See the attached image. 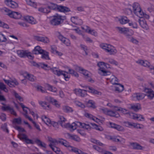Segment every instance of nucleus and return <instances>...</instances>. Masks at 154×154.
<instances>
[{"label":"nucleus","instance_id":"nucleus-1","mask_svg":"<svg viewBox=\"0 0 154 154\" xmlns=\"http://www.w3.org/2000/svg\"><path fill=\"white\" fill-rule=\"evenodd\" d=\"M97 65L99 67L98 72L101 75L106 76L109 75L111 74L110 72L106 70L103 67V66L106 68H110L111 66L109 64L103 62H100L98 63Z\"/></svg>","mask_w":154,"mask_h":154},{"label":"nucleus","instance_id":"nucleus-2","mask_svg":"<svg viewBox=\"0 0 154 154\" xmlns=\"http://www.w3.org/2000/svg\"><path fill=\"white\" fill-rule=\"evenodd\" d=\"M51 17L50 23L53 26H57L61 24L66 19L65 16H62L57 14H56Z\"/></svg>","mask_w":154,"mask_h":154},{"label":"nucleus","instance_id":"nucleus-3","mask_svg":"<svg viewBox=\"0 0 154 154\" xmlns=\"http://www.w3.org/2000/svg\"><path fill=\"white\" fill-rule=\"evenodd\" d=\"M100 47L103 49L106 52L109 53L110 55L116 54L117 52L115 47L109 44L102 43L100 44Z\"/></svg>","mask_w":154,"mask_h":154},{"label":"nucleus","instance_id":"nucleus-4","mask_svg":"<svg viewBox=\"0 0 154 154\" xmlns=\"http://www.w3.org/2000/svg\"><path fill=\"white\" fill-rule=\"evenodd\" d=\"M76 69L78 70L82 71L81 73L85 76V77L87 81L91 82H94L91 77V73L89 71L79 66L77 67Z\"/></svg>","mask_w":154,"mask_h":154},{"label":"nucleus","instance_id":"nucleus-5","mask_svg":"<svg viewBox=\"0 0 154 154\" xmlns=\"http://www.w3.org/2000/svg\"><path fill=\"white\" fill-rule=\"evenodd\" d=\"M17 53L19 56L21 57H27L29 59L33 60L34 57L31 52L26 50H18L17 51Z\"/></svg>","mask_w":154,"mask_h":154},{"label":"nucleus","instance_id":"nucleus-6","mask_svg":"<svg viewBox=\"0 0 154 154\" xmlns=\"http://www.w3.org/2000/svg\"><path fill=\"white\" fill-rule=\"evenodd\" d=\"M2 9L5 12L8 13V15L11 17L17 19L21 18V14L18 12L12 11L5 7L3 8Z\"/></svg>","mask_w":154,"mask_h":154},{"label":"nucleus","instance_id":"nucleus-7","mask_svg":"<svg viewBox=\"0 0 154 154\" xmlns=\"http://www.w3.org/2000/svg\"><path fill=\"white\" fill-rule=\"evenodd\" d=\"M119 33L123 34L128 36H130L133 35V32L131 29H129L126 28H122L119 27H116Z\"/></svg>","mask_w":154,"mask_h":154},{"label":"nucleus","instance_id":"nucleus-8","mask_svg":"<svg viewBox=\"0 0 154 154\" xmlns=\"http://www.w3.org/2000/svg\"><path fill=\"white\" fill-rule=\"evenodd\" d=\"M102 110L104 114L110 116L115 117L116 118H118L119 116V114L116 111L108 110L106 108L102 109Z\"/></svg>","mask_w":154,"mask_h":154},{"label":"nucleus","instance_id":"nucleus-9","mask_svg":"<svg viewBox=\"0 0 154 154\" xmlns=\"http://www.w3.org/2000/svg\"><path fill=\"white\" fill-rule=\"evenodd\" d=\"M54 71L55 74L58 76H60L61 75L63 76L65 80L66 81H69L70 78V75H68V72L61 70L57 69V71Z\"/></svg>","mask_w":154,"mask_h":154},{"label":"nucleus","instance_id":"nucleus-10","mask_svg":"<svg viewBox=\"0 0 154 154\" xmlns=\"http://www.w3.org/2000/svg\"><path fill=\"white\" fill-rule=\"evenodd\" d=\"M125 125L127 127H133L141 129L143 128L142 125L139 124L135 123L133 122H124Z\"/></svg>","mask_w":154,"mask_h":154},{"label":"nucleus","instance_id":"nucleus-11","mask_svg":"<svg viewBox=\"0 0 154 154\" xmlns=\"http://www.w3.org/2000/svg\"><path fill=\"white\" fill-rule=\"evenodd\" d=\"M136 62L144 66L149 67L150 69H153V70L154 67L151 65L150 63L147 61L139 60L137 61Z\"/></svg>","mask_w":154,"mask_h":154},{"label":"nucleus","instance_id":"nucleus-12","mask_svg":"<svg viewBox=\"0 0 154 154\" xmlns=\"http://www.w3.org/2000/svg\"><path fill=\"white\" fill-rule=\"evenodd\" d=\"M48 8L50 11L51 10H54L55 11H58L59 5H58L56 4L49 2L47 4Z\"/></svg>","mask_w":154,"mask_h":154},{"label":"nucleus","instance_id":"nucleus-13","mask_svg":"<svg viewBox=\"0 0 154 154\" xmlns=\"http://www.w3.org/2000/svg\"><path fill=\"white\" fill-rule=\"evenodd\" d=\"M2 109L4 111H9L11 114L15 116H17V113L14 110L13 108L9 105H5V106H2Z\"/></svg>","mask_w":154,"mask_h":154},{"label":"nucleus","instance_id":"nucleus-14","mask_svg":"<svg viewBox=\"0 0 154 154\" xmlns=\"http://www.w3.org/2000/svg\"><path fill=\"white\" fill-rule=\"evenodd\" d=\"M35 39L38 41L41 42L45 43H48L50 42L49 39L47 37L36 36L35 37Z\"/></svg>","mask_w":154,"mask_h":154},{"label":"nucleus","instance_id":"nucleus-15","mask_svg":"<svg viewBox=\"0 0 154 154\" xmlns=\"http://www.w3.org/2000/svg\"><path fill=\"white\" fill-rule=\"evenodd\" d=\"M130 115L132 116V118L139 121H144V117L142 115L138 114L131 113Z\"/></svg>","mask_w":154,"mask_h":154},{"label":"nucleus","instance_id":"nucleus-16","mask_svg":"<svg viewBox=\"0 0 154 154\" xmlns=\"http://www.w3.org/2000/svg\"><path fill=\"white\" fill-rule=\"evenodd\" d=\"M130 144L132 147L133 149L135 150H142L144 149V147L142 146L138 143H130Z\"/></svg>","mask_w":154,"mask_h":154},{"label":"nucleus","instance_id":"nucleus-17","mask_svg":"<svg viewBox=\"0 0 154 154\" xmlns=\"http://www.w3.org/2000/svg\"><path fill=\"white\" fill-rule=\"evenodd\" d=\"M59 39L66 46H70V42L69 40L64 37L61 35H60L59 36Z\"/></svg>","mask_w":154,"mask_h":154},{"label":"nucleus","instance_id":"nucleus-18","mask_svg":"<svg viewBox=\"0 0 154 154\" xmlns=\"http://www.w3.org/2000/svg\"><path fill=\"white\" fill-rule=\"evenodd\" d=\"M41 65V67L42 68H43L45 70H51L54 74H55L54 71H57V68L56 67L52 68L50 66H48L47 64H45L44 63H42Z\"/></svg>","mask_w":154,"mask_h":154},{"label":"nucleus","instance_id":"nucleus-19","mask_svg":"<svg viewBox=\"0 0 154 154\" xmlns=\"http://www.w3.org/2000/svg\"><path fill=\"white\" fill-rule=\"evenodd\" d=\"M144 91L148 94L147 96L149 98L152 99L154 97V91L152 89L145 88Z\"/></svg>","mask_w":154,"mask_h":154},{"label":"nucleus","instance_id":"nucleus-20","mask_svg":"<svg viewBox=\"0 0 154 154\" xmlns=\"http://www.w3.org/2000/svg\"><path fill=\"white\" fill-rule=\"evenodd\" d=\"M145 94L142 93H135L132 95L133 98L138 100L143 99L145 97Z\"/></svg>","mask_w":154,"mask_h":154},{"label":"nucleus","instance_id":"nucleus-21","mask_svg":"<svg viewBox=\"0 0 154 154\" xmlns=\"http://www.w3.org/2000/svg\"><path fill=\"white\" fill-rule=\"evenodd\" d=\"M58 11L66 13L71 11L70 9L66 6L59 5Z\"/></svg>","mask_w":154,"mask_h":154},{"label":"nucleus","instance_id":"nucleus-22","mask_svg":"<svg viewBox=\"0 0 154 154\" xmlns=\"http://www.w3.org/2000/svg\"><path fill=\"white\" fill-rule=\"evenodd\" d=\"M48 100L51 102L56 107L59 108L60 107V104L56 100L54 99L51 97H48Z\"/></svg>","mask_w":154,"mask_h":154},{"label":"nucleus","instance_id":"nucleus-23","mask_svg":"<svg viewBox=\"0 0 154 154\" xmlns=\"http://www.w3.org/2000/svg\"><path fill=\"white\" fill-rule=\"evenodd\" d=\"M89 124H86L84 123H82L80 122H77V125H78L79 127L82 128H83L85 129L88 130H90L91 128V125Z\"/></svg>","mask_w":154,"mask_h":154},{"label":"nucleus","instance_id":"nucleus-24","mask_svg":"<svg viewBox=\"0 0 154 154\" xmlns=\"http://www.w3.org/2000/svg\"><path fill=\"white\" fill-rule=\"evenodd\" d=\"M24 19L29 23L32 24H34L36 23L35 20L32 17L26 16L24 17Z\"/></svg>","mask_w":154,"mask_h":154},{"label":"nucleus","instance_id":"nucleus-25","mask_svg":"<svg viewBox=\"0 0 154 154\" xmlns=\"http://www.w3.org/2000/svg\"><path fill=\"white\" fill-rule=\"evenodd\" d=\"M69 150L73 152L78 154H83V152L77 148L70 146L69 147Z\"/></svg>","mask_w":154,"mask_h":154},{"label":"nucleus","instance_id":"nucleus-26","mask_svg":"<svg viewBox=\"0 0 154 154\" xmlns=\"http://www.w3.org/2000/svg\"><path fill=\"white\" fill-rule=\"evenodd\" d=\"M43 52H44V50L41 49V47L39 46L35 47L32 51L33 54H41Z\"/></svg>","mask_w":154,"mask_h":154},{"label":"nucleus","instance_id":"nucleus-27","mask_svg":"<svg viewBox=\"0 0 154 154\" xmlns=\"http://www.w3.org/2000/svg\"><path fill=\"white\" fill-rule=\"evenodd\" d=\"M39 104L44 109L49 110L50 109V106L49 103L45 101H39Z\"/></svg>","mask_w":154,"mask_h":154},{"label":"nucleus","instance_id":"nucleus-28","mask_svg":"<svg viewBox=\"0 0 154 154\" xmlns=\"http://www.w3.org/2000/svg\"><path fill=\"white\" fill-rule=\"evenodd\" d=\"M49 146L57 154H60L61 151L60 149L55 146L54 144L50 143L49 144Z\"/></svg>","mask_w":154,"mask_h":154},{"label":"nucleus","instance_id":"nucleus-29","mask_svg":"<svg viewBox=\"0 0 154 154\" xmlns=\"http://www.w3.org/2000/svg\"><path fill=\"white\" fill-rule=\"evenodd\" d=\"M138 22L142 28L146 29H148V26L146 24V21L144 19L142 20L139 19Z\"/></svg>","mask_w":154,"mask_h":154},{"label":"nucleus","instance_id":"nucleus-30","mask_svg":"<svg viewBox=\"0 0 154 154\" xmlns=\"http://www.w3.org/2000/svg\"><path fill=\"white\" fill-rule=\"evenodd\" d=\"M133 8L134 12L135 14L137 12L139 11L141 9L139 4L137 3H134L133 5Z\"/></svg>","mask_w":154,"mask_h":154},{"label":"nucleus","instance_id":"nucleus-31","mask_svg":"<svg viewBox=\"0 0 154 154\" xmlns=\"http://www.w3.org/2000/svg\"><path fill=\"white\" fill-rule=\"evenodd\" d=\"M35 143L41 147L46 148L47 145L44 142L41 141L40 140L37 139L35 140Z\"/></svg>","mask_w":154,"mask_h":154},{"label":"nucleus","instance_id":"nucleus-32","mask_svg":"<svg viewBox=\"0 0 154 154\" xmlns=\"http://www.w3.org/2000/svg\"><path fill=\"white\" fill-rule=\"evenodd\" d=\"M119 21L121 24H124L129 23L130 20L126 16H123L121 17L120 19H119Z\"/></svg>","mask_w":154,"mask_h":154},{"label":"nucleus","instance_id":"nucleus-33","mask_svg":"<svg viewBox=\"0 0 154 154\" xmlns=\"http://www.w3.org/2000/svg\"><path fill=\"white\" fill-rule=\"evenodd\" d=\"M38 11L41 12L45 14H48L50 13V11L48 8L47 5H46V7L43 8L41 7L38 8Z\"/></svg>","mask_w":154,"mask_h":154},{"label":"nucleus","instance_id":"nucleus-34","mask_svg":"<svg viewBox=\"0 0 154 154\" xmlns=\"http://www.w3.org/2000/svg\"><path fill=\"white\" fill-rule=\"evenodd\" d=\"M86 88L88 89L89 90L88 91L89 92L98 95H100L101 94V92H99L95 90L92 87L89 86H87L86 87Z\"/></svg>","mask_w":154,"mask_h":154},{"label":"nucleus","instance_id":"nucleus-35","mask_svg":"<svg viewBox=\"0 0 154 154\" xmlns=\"http://www.w3.org/2000/svg\"><path fill=\"white\" fill-rule=\"evenodd\" d=\"M62 109L63 111L65 112H70L73 111L72 108L67 106H63Z\"/></svg>","mask_w":154,"mask_h":154},{"label":"nucleus","instance_id":"nucleus-36","mask_svg":"<svg viewBox=\"0 0 154 154\" xmlns=\"http://www.w3.org/2000/svg\"><path fill=\"white\" fill-rule=\"evenodd\" d=\"M85 116L86 117L89 118L90 119H92L96 122H97L99 120L98 119L91 114L86 113L85 114Z\"/></svg>","mask_w":154,"mask_h":154},{"label":"nucleus","instance_id":"nucleus-37","mask_svg":"<svg viewBox=\"0 0 154 154\" xmlns=\"http://www.w3.org/2000/svg\"><path fill=\"white\" fill-rule=\"evenodd\" d=\"M42 54V58L43 59L49 60L50 59V57L49 56V53L45 51L44 50V52L42 53H41Z\"/></svg>","mask_w":154,"mask_h":154},{"label":"nucleus","instance_id":"nucleus-38","mask_svg":"<svg viewBox=\"0 0 154 154\" xmlns=\"http://www.w3.org/2000/svg\"><path fill=\"white\" fill-rule=\"evenodd\" d=\"M42 121L47 125H49L51 123V121L49 119L45 116H42Z\"/></svg>","mask_w":154,"mask_h":154},{"label":"nucleus","instance_id":"nucleus-39","mask_svg":"<svg viewBox=\"0 0 154 154\" xmlns=\"http://www.w3.org/2000/svg\"><path fill=\"white\" fill-rule=\"evenodd\" d=\"M117 85L118 86L115 87V91L118 92H121L124 89L123 85L120 84H118Z\"/></svg>","mask_w":154,"mask_h":154},{"label":"nucleus","instance_id":"nucleus-40","mask_svg":"<svg viewBox=\"0 0 154 154\" xmlns=\"http://www.w3.org/2000/svg\"><path fill=\"white\" fill-rule=\"evenodd\" d=\"M26 78L31 82L35 81L36 79V77L32 75L27 73L26 76Z\"/></svg>","mask_w":154,"mask_h":154},{"label":"nucleus","instance_id":"nucleus-41","mask_svg":"<svg viewBox=\"0 0 154 154\" xmlns=\"http://www.w3.org/2000/svg\"><path fill=\"white\" fill-rule=\"evenodd\" d=\"M7 6L11 8H15L18 7V4L15 2L12 1Z\"/></svg>","mask_w":154,"mask_h":154},{"label":"nucleus","instance_id":"nucleus-42","mask_svg":"<svg viewBox=\"0 0 154 154\" xmlns=\"http://www.w3.org/2000/svg\"><path fill=\"white\" fill-rule=\"evenodd\" d=\"M19 83L16 80L14 79L12 81H11L8 85L10 87H14L15 85H17Z\"/></svg>","mask_w":154,"mask_h":154},{"label":"nucleus","instance_id":"nucleus-43","mask_svg":"<svg viewBox=\"0 0 154 154\" xmlns=\"http://www.w3.org/2000/svg\"><path fill=\"white\" fill-rule=\"evenodd\" d=\"M130 109L135 111L137 112L140 109V107L139 105H133L131 106Z\"/></svg>","mask_w":154,"mask_h":154},{"label":"nucleus","instance_id":"nucleus-44","mask_svg":"<svg viewBox=\"0 0 154 154\" xmlns=\"http://www.w3.org/2000/svg\"><path fill=\"white\" fill-rule=\"evenodd\" d=\"M80 47L81 50H83L85 52V55H88L87 52L88 48L87 47L84 45L80 44Z\"/></svg>","mask_w":154,"mask_h":154},{"label":"nucleus","instance_id":"nucleus-45","mask_svg":"<svg viewBox=\"0 0 154 154\" xmlns=\"http://www.w3.org/2000/svg\"><path fill=\"white\" fill-rule=\"evenodd\" d=\"M106 60L108 62L111 64H114L116 66H117L118 64V62L113 59L109 58H106Z\"/></svg>","mask_w":154,"mask_h":154},{"label":"nucleus","instance_id":"nucleus-46","mask_svg":"<svg viewBox=\"0 0 154 154\" xmlns=\"http://www.w3.org/2000/svg\"><path fill=\"white\" fill-rule=\"evenodd\" d=\"M17 137L20 140L24 141L26 138L27 136L25 134L20 133L18 135Z\"/></svg>","mask_w":154,"mask_h":154},{"label":"nucleus","instance_id":"nucleus-47","mask_svg":"<svg viewBox=\"0 0 154 154\" xmlns=\"http://www.w3.org/2000/svg\"><path fill=\"white\" fill-rule=\"evenodd\" d=\"M118 79L114 75L112 76V77L111 79L110 80L111 82L113 85H117L118 83Z\"/></svg>","mask_w":154,"mask_h":154},{"label":"nucleus","instance_id":"nucleus-48","mask_svg":"<svg viewBox=\"0 0 154 154\" xmlns=\"http://www.w3.org/2000/svg\"><path fill=\"white\" fill-rule=\"evenodd\" d=\"M77 91L79 94L80 96L82 97H84L86 94L87 91L86 90L79 89Z\"/></svg>","mask_w":154,"mask_h":154},{"label":"nucleus","instance_id":"nucleus-49","mask_svg":"<svg viewBox=\"0 0 154 154\" xmlns=\"http://www.w3.org/2000/svg\"><path fill=\"white\" fill-rule=\"evenodd\" d=\"M94 102L92 100H89L87 103L88 106L91 107L93 108H95L96 106H95Z\"/></svg>","mask_w":154,"mask_h":154},{"label":"nucleus","instance_id":"nucleus-50","mask_svg":"<svg viewBox=\"0 0 154 154\" xmlns=\"http://www.w3.org/2000/svg\"><path fill=\"white\" fill-rule=\"evenodd\" d=\"M91 125L97 130L99 131H102L103 130V128L100 126H98L95 124L91 123Z\"/></svg>","mask_w":154,"mask_h":154},{"label":"nucleus","instance_id":"nucleus-51","mask_svg":"<svg viewBox=\"0 0 154 154\" xmlns=\"http://www.w3.org/2000/svg\"><path fill=\"white\" fill-rule=\"evenodd\" d=\"M69 137L75 141L79 142L80 141V138L77 135H69Z\"/></svg>","mask_w":154,"mask_h":154},{"label":"nucleus","instance_id":"nucleus-52","mask_svg":"<svg viewBox=\"0 0 154 154\" xmlns=\"http://www.w3.org/2000/svg\"><path fill=\"white\" fill-rule=\"evenodd\" d=\"M58 118L59 119V122L60 125H61V124L62 123L63 124L66 120V119L63 116H58Z\"/></svg>","mask_w":154,"mask_h":154},{"label":"nucleus","instance_id":"nucleus-53","mask_svg":"<svg viewBox=\"0 0 154 154\" xmlns=\"http://www.w3.org/2000/svg\"><path fill=\"white\" fill-rule=\"evenodd\" d=\"M7 41V38L2 34L0 33V42H5Z\"/></svg>","mask_w":154,"mask_h":154},{"label":"nucleus","instance_id":"nucleus-54","mask_svg":"<svg viewBox=\"0 0 154 154\" xmlns=\"http://www.w3.org/2000/svg\"><path fill=\"white\" fill-rule=\"evenodd\" d=\"M138 12H137L135 14L136 15L138 16L140 18H143L144 16V13L141 10V9Z\"/></svg>","mask_w":154,"mask_h":154},{"label":"nucleus","instance_id":"nucleus-55","mask_svg":"<svg viewBox=\"0 0 154 154\" xmlns=\"http://www.w3.org/2000/svg\"><path fill=\"white\" fill-rule=\"evenodd\" d=\"M93 148L94 149L98 151L99 152L102 153V154H103V153L104 152V151L102 148L96 145L93 146Z\"/></svg>","mask_w":154,"mask_h":154},{"label":"nucleus","instance_id":"nucleus-56","mask_svg":"<svg viewBox=\"0 0 154 154\" xmlns=\"http://www.w3.org/2000/svg\"><path fill=\"white\" fill-rule=\"evenodd\" d=\"M30 63L31 65L33 66H35L38 68H41V65L42 63H37L34 61H30Z\"/></svg>","mask_w":154,"mask_h":154},{"label":"nucleus","instance_id":"nucleus-57","mask_svg":"<svg viewBox=\"0 0 154 154\" xmlns=\"http://www.w3.org/2000/svg\"><path fill=\"white\" fill-rule=\"evenodd\" d=\"M1 128L4 131L8 133H9V130L7 128V125L6 123L2 125L1 126Z\"/></svg>","mask_w":154,"mask_h":154},{"label":"nucleus","instance_id":"nucleus-58","mask_svg":"<svg viewBox=\"0 0 154 154\" xmlns=\"http://www.w3.org/2000/svg\"><path fill=\"white\" fill-rule=\"evenodd\" d=\"M85 31L94 36H96L97 35V32L94 30H91L90 29H89L88 31L87 29H86Z\"/></svg>","mask_w":154,"mask_h":154},{"label":"nucleus","instance_id":"nucleus-59","mask_svg":"<svg viewBox=\"0 0 154 154\" xmlns=\"http://www.w3.org/2000/svg\"><path fill=\"white\" fill-rule=\"evenodd\" d=\"M82 36L84 40L86 42L89 43H92L93 40L91 39L90 38L86 36H85L84 35L82 34Z\"/></svg>","mask_w":154,"mask_h":154},{"label":"nucleus","instance_id":"nucleus-60","mask_svg":"<svg viewBox=\"0 0 154 154\" xmlns=\"http://www.w3.org/2000/svg\"><path fill=\"white\" fill-rule=\"evenodd\" d=\"M91 142L96 143L99 146H102L103 145L102 143H100L99 141L94 139H91Z\"/></svg>","mask_w":154,"mask_h":154},{"label":"nucleus","instance_id":"nucleus-61","mask_svg":"<svg viewBox=\"0 0 154 154\" xmlns=\"http://www.w3.org/2000/svg\"><path fill=\"white\" fill-rule=\"evenodd\" d=\"M117 110H120L121 112L124 114H126L129 113V110L125 109H123L122 108L119 109H118Z\"/></svg>","mask_w":154,"mask_h":154},{"label":"nucleus","instance_id":"nucleus-62","mask_svg":"<svg viewBox=\"0 0 154 154\" xmlns=\"http://www.w3.org/2000/svg\"><path fill=\"white\" fill-rule=\"evenodd\" d=\"M77 124V122L76 123H75L73 122L72 125H70V128L72 129V130L75 129L77 128V126H78Z\"/></svg>","mask_w":154,"mask_h":154},{"label":"nucleus","instance_id":"nucleus-63","mask_svg":"<svg viewBox=\"0 0 154 154\" xmlns=\"http://www.w3.org/2000/svg\"><path fill=\"white\" fill-rule=\"evenodd\" d=\"M20 105L21 106V107L22 108L23 111L25 112V114H27V109H29L28 108L26 107L22 103H20Z\"/></svg>","mask_w":154,"mask_h":154},{"label":"nucleus","instance_id":"nucleus-64","mask_svg":"<svg viewBox=\"0 0 154 154\" xmlns=\"http://www.w3.org/2000/svg\"><path fill=\"white\" fill-rule=\"evenodd\" d=\"M14 123H16L17 124H20L21 122V119L20 118H15L13 120Z\"/></svg>","mask_w":154,"mask_h":154}]
</instances>
